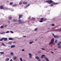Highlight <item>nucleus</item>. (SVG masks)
Instances as JSON below:
<instances>
[{"mask_svg": "<svg viewBox=\"0 0 61 61\" xmlns=\"http://www.w3.org/2000/svg\"><path fill=\"white\" fill-rule=\"evenodd\" d=\"M54 40H55V39H54L52 38L51 40V41H50V42L49 43V45H51V44H53V43L54 42Z\"/></svg>", "mask_w": 61, "mask_h": 61, "instance_id": "nucleus-1", "label": "nucleus"}, {"mask_svg": "<svg viewBox=\"0 0 61 61\" xmlns=\"http://www.w3.org/2000/svg\"><path fill=\"white\" fill-rule=\"evenodd\" d=\"M18 24H23L24 23V22H23V21H22V20L20 19L18 20Z\"/></svg>", "mask_w": 61, "mask_h": 61, "instance_id": "nucleus-2", "label": "nucleus"}, {"mask_svg": "<svg viewBox=\"0 0 61 61\" xmlns=\"http://www.w3.org/2000/svg\"><path fill=\"white\" fill-rule=\"evenodd\" d=\"M46 3H48L49 4H51L53 2V1L51 0H48L46 1Z\"/></svg>", "mask_w": 61, "mask_h": 61, "instance_id": "nucleus-3", "label": "nucleus"}, {"mask_svg": "<svg viewBox=\"0 0 61 61\" xmlns=\"http://www.w3.org/2000/svg\"><path fill=\"white\" fill-rule=\"evenodd\" d=\"M2 39L4 40V41H6L7 40V38H2Z\"/></svg>", "mask_w": 61, "mask_h": 61, "instance_id": "nucleus-4", "label": "nucleus"}, {"mask_svg": "<svg viewBox=\"0 0 61 61\" xmlns=\"http://www.w3.org/2000/svg\"><path fill=\"white\" fill-rule=\"evenodd\" d=\"M4 6L3 5H1L0 6V9H4Z\"/></svg>", "mask_w": 61, "mask_h": 61, "instance_id": "nucleus-5", "label": "nucleus"}, {"mask_svg": "<svg viewBox=\"0 0 61 61\" xmlns=\"http://www.w3.org/2000/svg\"><path fill=\"white\" fill-rule=\"evenodd\" d=\"M28 55L30 56L29 57L30 58H31L32 57V54H29Z\"/></svg>", "mask_w": 61, "mask_h": 61, "instance_id": "nucleus-6", "label": "nucleus"}, {"mask_svg": "<svg viewBox=\"0 0 61 61\" xmlns=\"http://www.w3.org/2000/svg\"><path fill=\"white\" fill-rule=\"evenodd\" d=\"M22 16H23V15H19V19H21V17H22Z\"/></svg>", "mask_w": 61, "mask_h": 61, "instance_id": "nucleus-7", "label": "nucleus"}, {"mask_svg": "<svg viewBox=\"0 0 61 61\" xmlns=\"http://www.w3.org/2000/svg\"><path fill=\"white\" fill-rule=\"evenodd\" d=\"M23 4H24L25 5H26V4H27V3L25 1H23Z\"/></svg>", "mask_w": 61, "mask_h": 61, "instance_id": "nucleus-8", "label": "nucleus"}, {"mask_svg": "<svg viewBox=\"0 0 61 61\" xmlns=\"http://www.w3.org/2000/svg\"><path fill=\"white\" fill-rule=\"evenodd\" d=\"M5 34V32H2L0 33V34H1V35H3Z\"/></svg>", "mask_w": 61, "mask_h": 61, "instance_id": "nucleus-9", "label": "nucleus"}, {"mask_svg": "<svg viewBox=\"0 0 61 61\" xmlns=\"http://www.w3.org/2000/svg\"><path fill=\"white\" fill-rule=\"evenodd\" d=\"M45 58H46V61H49V60L47 58V57H45Z\"/></svg>", "mask_w": 61, "mask_h": 61, "instance_id": "nucleus-10", "label": "nucleus"}, {"mask_svg": "<svg viewBox=\"0 0 61 61\" xmlns=\"http://www.w3.org/2000/svg\"><path fill=\"white\" fill-rule=\"evenodd\" d=\"M35 58L37 59H39L40 58L39 57H38V56H37Z\"/></svg>", "mask_w": 61, "mask_h": 61, "instance_id": "nucleus-11", "label": "nucleus"}, {"mask_svg": "<svg viewBox=\"0 0 61 61\" xmlns=\"http://www.w3.org/2000/svg\"><path fill=\"white\" fill-rule=\"evenodd\" d=\"M9 40H13V39L12 38H9Z\"/></svg>", "mask_w": 61, "mask_h": 61, "instance_id": "nucleus-12", "label": "nucleus"}, {"mask_svg": "<svg viewBox=\"0 0 61 61\" xmlns=\"http://www.w3.org/2000/svg\"><path fill=\"white\" fill-rule=\"evenodd\" d=\"M17 6V5L16 4H14V5L12 6V7H15V6Z\"/></svg>", "mask_w": 61, "mask_h": 61, "instance_id": "nucleus-13", "label": "nucleus"}, {"mask_svg": "<svg viewBox=\"0 0 61 61\" xmlns=\"http://www.w3.org/2000/svg\"><path fill=\"white\" fill-rule=\"evenodd\" d=\"M13 22H17V20L13 19Z\"/></svg>", "mask_w": 61, "mask_h": 61, "instance_id": "nucleus-14", "label": "nucleus"}, {"mask_svg": "<svg viewBox=\"0 0 61 61\" xmlns=\"http://www.w3.org/2000/svg\"><path fill=\"white\" fill-rule=\"evenodd\" d=\"M29 5H30V4H28L27 5H26V6L25 7V8H27V7H28V6H29Z\"/></svg>", "mask_w": 61, "mask_h": 61, "instance_id": "nucleus-15", "label": "nucleus"}, {"mask_svg": "<svg viewBox=\"0 0 61 61\" xmlns=\"http://www.w3.org/2000/svg\"><path fill=\"white\" fill-rule=\"evenodd\" d=\"M10 54L11 56H13L14 55V53L13 52H11L10 53Z\"/></svg>", "mask_w": 61, "mask_h": 61, "instance_id": "nucleus-16", "label": "nucleus"}, {"mask_svg": "<svg viewBox=\"0 0 61 61\" xmlns=\"http://www.w3.org/2000/svg\"><path fill=\"white\" fill-rule=\"evenodd\" d=\"M16 59V56H15L13 57V60H15Z\"/></svg>", "mask_w": 61, "mask_h": 61, "instance_id": "nucleus-17", "label": "nucleus"}, {"mask_svg": "<svg viewBox=\"0 0 61 61\" xmlns=\"http://www.w3.org/2000/svg\"><path fill=\"white\" fill-rule=\"evenodd\" d=\"M44 56H45V55H42L41 56V58H43V57H44Z\"/></svg>", "mask_w": 61, "mask_h": 61, "instance_id": "nucleus-18", "label": "nucleus"}, {"mask_svg": "<svg viewBox=\"0 0 61 61\" xmlns=\"http://www.w3.org/2000/svg\"><path fill=\"white\" fill-rule=\"evenodd\" d=\"M15 45H12L11 46V48H13L14 47H15Z\"/></svg>", "mask_w": 61, "mask_h": 61, "instance_id": "nucleus-19", "label": "nucleus"}, {"mask_svg": "<svg viewBox=\"0 0 61 61\" xmlns=\"http://www.w3.org/2000/svg\"><path fill=\"white\" fill-rule=\"evenodd\" d=\"M13 4V3L12 2H11L10 3V5H12Z\"/></svg>", "mask_w": 61, "mask_h": 61, "instance_id": "nucleus-20", "label": "nucleus"}, {"mask_svg": "<svg viewBox=\"0 0 61 61\" xmlns=\"http://www.w3.org/2000/svg\"><path fill=\"white\" fill-rule=\"evenodd\" d=\"M9 58H7L5 60H6V61H9Z\"/></svg>", "mask_w": 61, "mask_h": 61, "instance_id": "nucleus-21", "label": "nucleus"}, {"mask_svg": "<svg viewBox=\"0 0 61 61\" xmlns=\"http://www.w3.org/2000/svg\"><path fill=\"white\" fill-rule=\"evenodd\" d=\"M0 54H2L3 55V54H4V52H0Z\"/></svg>", "mask_w": 61, "mask_h": 61, "instance_id": "nucleus-22", "label": "nucleus"}, {"mask_svg": "<svg viewBox=\"0 0 61 61\" xmlns=\"http://www.w3.org/2000/svg\"><path fill=\"white\" fill-rule=\"evenodd\" d=\"M57 3H55L54 2V3H52V4H53V5H57Z\"/></svg>", "mask_w": 61, "mask_h": 61, "instance_id": "nucleus-23", "label": "nucleus"}, {"mask_svg": "<svg viewBox=\"0 0 61 61\" xmlns=\"http://www.w3.org/2000/svg\"><path fill=\"white\" fill-rule=\"evenodd\" d=\"M12 18L11 17H10L9 18V19H10V20H11Z\"/></svg>", "mask_w": 61, "mask_h": 61, "instance_id": "nucleus-24", "label": "nucleus"}, {"mask_svg": "<svg viewBox=\"0 0 61 61\" xmlns=\"http://www.w3.org/2000/svg\"><path fill=\"white\" fill-rule=\"evenodd\" d=\"M37 30H38V29H37V28H36L34 30L35 31H37Z\"/></svg>", "mask_w": 61, "mask_h": 61, "instance_id": "nucleus-25", "label": "nucleus"}, {"mask_svg": "<svg viewBox=\"0 0 61 61\" xmlns=\"http://www.w3.org/2000/svg\"><path fill=\"white\" fill-rule=\"evenodd\" d=\"M33 41H32L31 42H30L29 43L30 44H32V43H33Z\"/></svg>", "mask_w": 61, "mask_h": 61, "instance_id": "nucleus-26", "label": "nucleus"}, {"mask_svg": "<svg viewBox=\"0 0 61 61\" xmlns=\"http://www.w3.org/2000/svg\"><path fill=\"white\" fill-rule=\"evenodd\" d=\"M41 53V51H39L38 52V54H40V53Z\"/></svg>", "mask_w": 61, "mask_h": 61, "instance_id": "nucleus-27", "label": "nucleus"}, {"mask_svg": "<svg viewBox=\"0 0 61 61\" xmlns=\"http://www.w3.org/2000/svg\"><path fill=\"white\" fill-rule=\"evenodd\" d=\"M58 48H61V46H60L58 47Z\"/></svg>", "mask_w": 61, "mask_h": 61, "instance_id": "nucleus-28", "label": "nucleus"}, {"mask_svg": "<svg viewBox=\"0 0 61 61\" xmlns=\"http://www.w3.org/2000/svg\"><path fill=\"white\" fill-rule=\"evenodd\" d=\"M20 61H23V60L22 59V58H20Z\"/></svg>", "mask_w": 61, "mask_h": 61, "instance_id": "nucleus-29", "label": "nucleus"}, {"mask_svg": "<svg viewBox=\"0 0 61 61\" xmlns=\"http://www.w3.org/2000/svg\"><path fill=\"white\" fill-rule=\"evenodd\" d=\"M57 40H55V43H57Z\"/></svg>", "mask_w": 61, "mask_h": 61, "instance_id": "nucleus-30", "label": "nucleus"}, {"mask_svg": "<svg viewBox=\"0 0 61 61\" xmlns=\"http://www.w3.org/2000/svg\"><path fill=\"white\" fill-rule=\"evenodd\" d=\"M60 43H58L57 45V46H60Z\"/></svg>", "mask_w": 61, "mask_h": 61, "instance_id": "nucleus-31", "label": "nucleus"}, {"mask_svg": "<svg viewBox=\"0 0 61 61\" xmlns=\"http://www.w3.org/2000/svg\"><path fill=\"white\" fill-rule=\"evenodd\" d=\"M4 26H2L0 27L1 28H4Z\"/></svg>", "mask_w": 61, "mask_h": 61, "instance_id": "nucleus-32", "label": "nucleus"}, {"mask_svg": "<svg viewBox=\"0 0 61 61\" xmlns=\"http://www.w3.org/2000/svg\"><path fill=\"white\" fill-rule=\"evenodd\" d=\"M10 32L11 33H14V32H13V31H10Z\"/></svg>", "mask_w": 61, "mask_h": 61, "instance_id": "nucleus-33", "label": "nucleus"}, {"mask_svg": "<svg viewBox=\"0 0 61 61\" xmlns=\"http://www.w3.org/2000/svg\"><path fill=\"white\" fill-rule=\"evenodd\" d=\"M1 44H2V45H3V46H5V45L4 44V43H2Z\"/></svg>", "mask_w": 61, "mask_h": 61, "instance_id": "nucleus-34", "label": "nucleus"}, {"mask_svg": "<svg viewBox=\"0 0 61 61\" xmlns=\"http://www.w3.org/2000/svg\"><path fill=\"white\" fill-rule=\"evenodd\" d=\"M41 49L42 50H46V49H44L43 48H42Z\"/></svg>", "mask_w": 61, "mask_h": 61, "instance_id": "nucleus-35", "label": "nucleus"}, {"mask_svg": "<svg viewBox=\"0 0 61 61\" xmlns=\"http://www.w3.org/2000/svg\"><path fill=\"white\" fill-rule=\"evenodd\" d=\"M41 20H44V18H41Z\"/></svg>", "mask_w": 61, "mask_h": 61, "instance_id": "nucleus-36", "label": "nucleus"}, {"mask_svg": "<svg viewBox=\"0 0 61 61\" xmlns=\"http://www.w3.org/2000/svg\"><path fill=\"white\" fill-rule=\"evenodd\" d=\"M56 38H59V36H56Z\"/></svg>", "mask_w": 61, "mask_h": 61, "instance_id": "nucleus-37", "label": "nucleus"}, {"mask_svg": "<svg viewBox=\"0 0 61 61\" xmlns=\"http://www.w3.org/2000/svg\"><path fill=\"white\" fill-rule=\"evenodd\" d=\"M12 42H9V44H12Z\"/></svg>", "mask_w": 61, "mask_h": 61, "instance_id": "nucleus-38", "label": "nucleus"}, {"mask_svg": "<svg viewBox=\"0 0 61 61\" xmlns=\"http://www.w3.org/2000/svg\"><path fill=\"white\" fill-rule=\"evenodd\" d=\"M9 33V31H7L6 32V33Z\"/></svg>", "mask_w": 61, "mask_h": 61, "instance_id": "nucleus-39", "label": "nucleus"}, {"mask_svg": "<svg viewBox=\"0 0 61 61\" xmlns=\"http://www.w3.org/2000/svg\"><path fill=\"white\" fill-rule=\"evenodd\" d=\"M40 22H43V20H40L39 21Z\"/></svg>", "mask_w": 61, "mask_h": 61, "instance_id": "nucleus-40", "label": "nucleus"}, {"mask_svg": "<svg viewBox=\"0 0 61 61\" xmlns=\"http://www.w3.org/2000/svg\"><path fill=\"white\" fill-rule=\"evenodd\" d=\"M22 2H20L19 3V4L20 5H21V4H22Z\"/></svg>", "mask_w": 61, "mask_h": 61, "instance_id": "nucleus-41", "label": "nucleus"}, {"mask_svg": "<svg viewBox=\"0 0 61 61\" xmlns=\"http://www.w3.org/2000/svg\"><path fill=\"white\" fill-rule=\"evenodd\" d=\"M51 25L52 26H55V24H52Z\"/></svg>", "mask_w": 61, "mask_h": 61, "instance_id": "nucleus-42", "label": "nucleus"}, {"mask_svg": "<svg viewBox=\"0 0 61 61\" xmlns=\"http://www.w3.org/2000/svg\"><path fill=\"white\" fill-rule=\"evenodd\" d=\"M50 6H53V5L51 4V5H50Z\"/></svg>", "mask_w": 61, "mask_h": 61, "instance_id": "nucleus-43", "label": "nucleus"}, {"mask_svg": "<svg viewBox=\"0 0 61 61\" xmlns=\"http://www.w3.org/2000/svg\"><path fill=\"white\" fill-rule=\"evenodd\" d=\"M25 49H23L22 50V51H25Z\"/></svg>", "mask_w": 61, "mask_h": 61, "instance_id": "nucleus-44", "label": "nucleus"}, {"mask_svg": "<svg viewBox=\"0 0 61 61\" xmlns=\"http://www.w3.org/2000/svg\"><path fill=\"white\" fill-rule=\"evenodd\" d=\"M13 44H15V43H16V42L15 41H14L13 42Z\"/></svg>", "mask_w": 61, "mask_h": 61, "instance_id": "nucleus-45", "label": "nucleus"}, {"mask_svg": "<svg viewBox=\"0 0 61 61\" xmlns=\"http://www.w3.org/2000/svg\"><path fill=\"white\" fill-rule=\"evenodd\" d=\"M3 39H0V41H3Z\"/></svg>", "mask_w": 61, "mask_h": 61, "instance_id": "nucleus-46", "label": "nucleus"}, {"mask_svg": "<svg viewBox=\"0 0 61 61\" xmlns=\"http://www.w3.org/2000/svg\"><path fill=\"white\" fill-rule=\"evenodd\" d=\"M47 28H48V29L49 30H50V28H49L48 27Z\"/></svg>", "mask_w": 61, "mask_h": 61, "instance_id": "nucleus-47", "label": "nucleus"}, {"mask_svg": "<svg viewBox=\"0 0 61 61\" xmlns=\"http://www.w3.org/2000/svg\"><path fill=\"white\" fill-rule=\"evenodd\" d=\"M53 36L55 37V38H56V36L54 35Z\"/></svg>", "mask_w": 61, "mask_h": 61, "instance_id": "nucleus-48", "label": "nucleus"}, {"mask_svg": "<svg viewBox=\"0 0 61 61\" xmlns=\"http://www.w3.org/2000/svg\"><path fill=\"white\" fill-rule=\"evenodd\" d=\"M26 36H24L23 37H26Z\"/></svg>", "mask_w": 61, "mask_h": 61, "instance_id": "nucleus-49", "label": "nucleus"}, {"mask_svg": "<svg viewBox=\"0 0 61 61\" xmlns=\"http://www.w3.org/2000/svg\"><path fill=\"white\" fill-rule=\"evenodd\" d=\"M59 32H61V29H60V31H59Z\"/></svg>", "mask_w": 61, "mask_h": 61, "instance_id": "nucleus-50", "label": "nucleus"}, {"mask_svg": "<svg viewBox=\"0 0 61 61\" xmlns=\"http://www.w3.org/2000/svg\"><path fill=\"white\" fill-rule=\"evenodd\" d=\"M32 19H34V20H35V18H32Z\"/></svg>", "mask_w": 61, "mask_h": 61, "instance_id": "nucleus-51", "label": "nucleus"}, {"mask_svg": "<svg viewBox=\"0 0 61 61\" xmlns=\"http://www.w3.org/2000/svg\"><path fill=\"white\" fill-rule=\"evenodd\" d=\"M50 52H51V53H54V52H53L51 51H50Z\"/></svg>", "mask_w": 61, "mask_h": 61, "instance_id": "nucleus-52", "label": "nucleus"}, {"mask_svg": "<svg viewBox=\"0 0 61 61\" xmlns=\"http://www.w3.org/2000/svg\"><path fill=\"white\" fill-rule=\"evenodd\" d=\"M41 60L40 59H38V61H40Z\"/></svg>", "mask_w": 61, "mask_h": 61, "instance_id": "nucleus-53", "label": "nucleus"}, {"mask_svg": "<svg viewBox=\"0 0 61 61\" xmlns=\"http://www.w3.org/2000/svg\"><path fill=\"white\" fill-rule=\"evenodd\" d=\"M52 35H53V36H55V35H54V34H52Z\"/></svg>", "mask_w": 61, "mask_h": 61, "instance_id": "nucleus-54", "label": "nucleus"}, {"mask_svg": "<svg viewBox=\"0 0 61 61\" xmlns=\"http://www.w3.org/2000/svg\"><path fill=\"white\" fill-rule=\"evenodd\" d=\"M54 50H57V49H54Z\"/></svg>", "mask_w": 61, "mask_h": 61, "instance_id": "nucleus-55", "label": "nucleus"}, {"mask_svg": "<svg viewBox=\"0 0 61 61\" xmlns=\"http://www.w3.org/2000/svg\"><path fill=\"white\" fill-rule=\"evenodd\" d=\"M10 21H9L8 22V23H10Z\"/></svg>", "mask_w": 61, "mask_h": 61, "instance_id": "nucleus-56", "label": "nucleus"}, {"mask_svg": "<svg viewBox=\"0 0 61 61\" xmlns=\"http://www.w3.org/2000/svg\"><path fill=\"white\" fill-rule=\"evenodd\" d=\"M12 60L11 59L10 61H12Z\"/></svg>", "mask_w": 61, "mask_h": 61, "instance_id": "nucleus-57", "label": "nucleus"}, {"mask_svg": "<svg viewBox=\"0 0 61 61\" xmlns=\"http://www.w3.org/2000/svg\"><path fill=\"white\" fill-rule=\"evenodd\" d=\"M6 3H9V1H7L6 2Z\"/></svg>", "mask_w": 61, "mask_h": 61, "instance_id": "nucleus-58", "label": "nucleus"}, {"mask_svg": "<svg viewBox=\"0 0 61 61\" xmlns=\"http://www.w3.org/2000/svg\"><path fill=\"white\" fill-rule=\"evenodd\" d=\"M6 25H5V26H6Z\"/></svg>", "mask_w": 61, "mask_h": 61, "instance_id": "nucleus-59", "label": "nucleus"}, {"mask_svg": "<svg viewBox=\"0 0 61 61\" xmlns=\"http://www.w3.org/2000/svg\"><path fill=\"white\" fill-rule=\"evenodd\" d=\"M35 41H37V39H35Z\"/></svg>", "mask_w": 61, "mask_h": 61, "instance_id": "nucleus-60", "label": "nucleus"}, {"mask_svg": "<svg viewBox=\"0 0 61 61\" xmlns=\"http://www.w3.org/2000/svg\"><path fill=\"white\" fill-rule=\"evenodd\" d=\"M60 60H61V57L60 58Z\"/></svg>", "mask_w": 61, "mask_h": 61, "instance_id": "nucleus-61", "label": "nucleus"}, {"mask_svg": "<svg viewBox=\"0 0 61 61\" xmlns=\"http://www.w3.org/2000/svg\"><path fill=\"white\" fill-rule=\"evenodd\" d=\"M29 19H30V17L29 18Z\"/></svg>", "mask_w": 61, "mask_h": 61, "instance_id": "nucleus-62", "label": "nucleus"}, {"mask_svg": "<svg viewBox=\"0 0 61 61\" xmlns=\"http://www.w3.org/2000/svg\"><path fill=\"white\" fill-rule=\"evenodd\" d=\"M44 20H46V19H44Z\"/></svg>", "mask_w": 61, "mask_h": 61, "instance_id": "nucleus-63", "label": "nucleus"}, {"mask_svg": "<svg viewBox=\"0 0 61 61\" xmlns=\"http://www.w3.org/2000/svg\"><path fill=\"white\" fill-rule=\"evenodd\" d=\"M59 43H61V42H60Z\"/></svg>", "mask_w": 61, "mask_h": 61, "instance_id": "nucleus-64", "label": "nucleus"}]
</instances>
